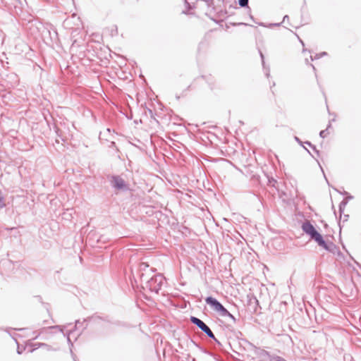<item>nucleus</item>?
I'll return each instance as SVG.
<instances>
[{"mask_svg": "<svg viewBox=\"0 0 361 361\" xmlns=\"http://www.w3.org/2000/svg\"><path fill=\"white\" fill-rule=\"evenodd\" d=\"M302 229L304 233L309 235L312 239L314 240L319 246H322L324 249L328 250V246L326 242L324 240L322 236L310 221L303 223L302 225Z\"/></svg>", "mask_w": 361, "mask_h": 361, "instance_id": "obj_1", "label": "nucleus"}, {"mask_svg": "<svg viewBox=\"0 0 361 361\" xmlns=\"http://www.w3.org/2000/svg\"><path fill=\"white\" fill-rule=\"evenodd\" d=\"M205 302L209 305L214 311L219 312L222 317H228L232 320L235 321V319L216 298L213 297H207Z\"/></svg>", "mask_w": 361, "mask_h": 361, "instance_id": "obj_2", "label": "nucleus"}, {"mask_svg": "<svg viewBox=\"0 0 361 361\" xmlns=\"http://www.w3.org/2000/svg\"><path fill=\"white\" fill-rule=\"evenodd\" d=\"M190 321L192 324H195L198 328H200L204 333H205L209 338L215 339L214 335L211 329L202 320L195 317H191Z\"/></svg>", "mask_w": 361, "mask_h": 361, "instance_id": "obj_3", "label": "nucleus"}, {"mask_svg": "<svg viewBox=\"0 0 361 361\" xmlns=\"http://www.w3.org/2000/svg\"><path fill=\"white\" fill-rule=\"evenodd\" d=\"M111 183L113 188L117 190L123 191L128 190V187L126 181L120 176H113Z\"/></svg>", "mask_w": 361, "mask_h": 361, "instance_id": "obj_4", "label": "nucleus"}, {"mask_svg": "<svg viewBox=\"0 0 361 361\" xmlns=\"http://www.w3.org/2000/svg\"><path fill=\"white\" fill-rule=\"evenodd\" d=\"M161 280L162 278L161 276H155L154 278H152L151 280L147 282V283L149 284V289L152 291L157 293L160 288Z\"/></svg>", "mask_w": 361, "mask_h": 361, "instance_id": "obj_5", "label": "nucleus"}, {"mask_svg": "<svg viewBox=\"0 0 361 361\" xmlns=\"http://www.w3.org/2000/svg\"><path fill=\"white\" fill-rule=\"evenodd\" d=\"M108 135H109L110 136H112L109 128H106L104 132L100 133L101 139H103L104 137H106Z\"/></svg>", "mask_w": 361, "mask_h": 361, "instance_id": "obj_6", "label": "nucleus"}, {"mask_svg": "<svg viewBox=\"0 0 361 361\" xmlns=\"http://www.w3.org/2000/svg\"><path fill=\"white\" fill-rule=\"evenodd\" d=\"M331 126V124H329L326 130H322L320 133H319V135L322 138H324L327 136V130L328 128Z\"/></svg>", "mask_w": 361, "mask_h": 361, "instance_id": "obj_7", "label": "nucleus"}, {"mask_svg": "<svg viewBox=\"0 0 361 361\" xmlns=\"http://www.w3.org/2000/svg\"><path fill=\"white\" fill-rule=\"evenodd\" d=\"M6 206V204L4 203V197L0 192V208H3Z\"/></svg>", "mask_w": 361, "mask_h": 361, "instance_id": "obj_8", "label": "nucleus"}, {"mask_svg": "<svg viewBox=\"0 0 361 361\" xmlns=\"http://www.w3.org/2000/svg\"><path fill=\"white\" fill-rule=\"evenodd\" d=\"M239 5L241 7H245L248 4V0H238Z\"/></svg>", "mask_w": 361, "mask_h": 361, "instance_id": "obj_9", "label": "nucleus"}, {"mask_svg": "<svg viewBox=\"0 0 361 361\" xmlns=\"http://www.w3.org/2000/svg\"><path fill=\"white\" fill-rule=\"evenodd\" d=\"M305 144L308 145L310 147H311L317 154H319V152L316 149L314 146H312V144L310 142H306Z\"/></svg>", "mask_w": 361, "mask_h": 361, "instance_id": "obj_10", "label": "nucleus"}, {"mask_svg": "<svg viewBox=\"0 0 361 361\" xmlns=\"http://www.w3.org/2000/svg\"><path fill=\"white\" fill-rule=\"evenodd\" d=\"M321 57H322V56H319V54H316V55L314 56V57L311 56V60H312V61H313V60H314V59H319V58H321Z\"/></svg>", "mask_w": 361, "mask_h": 361, "instance_id": "obj_11", "label": "nucleus"}, {"mask_svg": "<svg viewBox=\"0 0 361 361\" xmlns=\"http://www.w3.org/2000/svg\"><path fill=\"white\" fill-rule=\"evenodd\" d=\"M321 57H322V56H319V54H316V55L314 56V57L311 56V60H312V61H313V60H314V59H319V58H321Z\"/></svg>", "mask_w": 361, "mask_h": 361, "instance_id": "obj_12", "label": "nucleus"}, {"mask_svg": "<svg viewBox=\"0 0 361 361\" xmlns=\"http://www.w3.org/2000/svg\"><path fill=\"white\" fill-rule=\"evenodd\" d=\"M67 341L71 344V346H73V343H71L70 339V333L67 335Z\"/></svg>", "mask_w": 361, "mask_h": 361, "instance_id": "obj_13", "label": "nucleus"}, {"mask_svg": "<svg viewBox=\"0 0 361 361\" xmlns=\"http://www.w3.org/2000/svg\"><path fill=\"white\" fill-rule=\"evenodd\" d=\"M260 56L262 58V64L263 66L264 65V55L262 52H260Z\"/></svg>", "mask_w": 361, "mask_h": 361, "instance_id": "obj_14", "label": "nucleus"}, {"mask_svg": "<svg viewBox=\"0 0 361 361\" xmlns=\"http://www.w3.org/2000/svg\"><path fill=\"white\" fill-rule=\"evenodd\" d=\"M288 16H285L283 17V22H285V20H288Z\"/></svg>", "mask_w": 361, "mask_h": 361, "instance_id": "obj_15", "label": "nucleus"}, {"mask_svg": "<svg viewBox=\"0 0 361 361\" xmlns=\"http://www.w3.org/2000/svg\"><path fill=\"white\" fill-rule=\"evenodd\" d=\"M288 16H285L283 17V22H285V20H288Z\"/></svg>", "mask_w": 361, "mask_h": 361, "instance_id": "obj_16", "label": "nucleus"}, {"mask_svg": "<svg viewBox=\"0 0 361 361\" xmlns=\"http://www.w3.org/2000/svg\"><path fill=\"white\" fill-rule=\"evenodd\" d=\"M17 353H18V354H21L22 353V350H21V349L19 348V347L17 349Z\"/></svg>", "mask_w": 361, "mask_h": 361, "instance_id": "obj_17", "label": "nucleus"}, {"mask_svg": "<svg viewBox=\"0 0 361 361\" xmlns=\"http://www.w3.org/2000/svg\"><path fill=\"white\" fill-rule=\"evenodd\" d=\"M325 55H326V52H324V51L319 54V56H323Z\"/></svg>", "mask_w": 361, "mask_h": 361, "instance_id": "obj_18", "label": "nucleus"}, {"mask_svg": "<svg viewBox=\"0 0 361 361\" xmlns=\"http://www.w3.org/2000/svg\"><path fill=\"white\" fill-rule=\"evenodd\" d=\"M276 361H286V360L283 358L278 357L277 360H276Z\"/></svg>", "mask_w": 361, "mask_h": 361, "instance_id": "obj_19", "label": "nucleus"}, {"mask_svg": "<svg viewBox=\"0 0 361 361\" xmlns=\"http://www.w3.org/2000/svg\"><path fill=\"white\" fill-rule=\"evenodd\" d=\"M266 75H267V76H269V70H268V71H267V73H266Z\"/></svg>", "mask_w": 361, "mask_h": 361, "instance_id": "obj_20", "label": "nucleus"}, {"mask_svg": "<svg viewBox=\"0 0 361 361\" xmlns=\"http://www.w3.org/2000/svg\"><path fill=\"white\" fill-rule=\"evenodd\" d=\"M300 43L302 44V46H304L303 41H302L301 39H300Z\"/></svg>", "mask_w": 361, "mask_h": 361, "instance_id": "obj_21", "label": "nucleus"}, {"mask_svg": "<svg viewBox=\"0 0 361 361\" xmlns=\"http://www.w3.org/2000/svg\"><path fill=\"white\" fill-rule=\"evenodd\" d=\"M295 140H296L298 142H300V140H299V139H298V137H295Z\"/></svg>", "mask_w": 361, "mask_h": 361, "instance_id": "obj_22", "label": "nucleus"}, {"mask_svg": "<svg viewBox=\"0 0 361 361\" xmlns=\"http://www.w3.org/2000/svg\"><path fill=\"white\" fill-rule=\"evenodd\" d=\"M274 25L279 26V25H280V23H276V24H274Z\"/></svg>", "mask_w": 361, "mask_h": 361, "instance_id": "obj_23", "label": "nucleus"}, {"mask_svg": "<svg viewBox=\"0 0 361 361\" xmlns=\"http://www.w3.org/2000/svg\"><path fill=\"white\" fill-rule=\"evenodd\" d=\"M185 4H188L186 0H185Z\"/></svg>", "mask_w": 361, "mask_h": 361, "instance_id": "obj_24", "label": "nucleus"}]
</instances>
